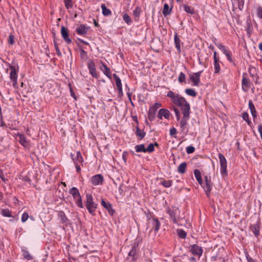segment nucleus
I'll use <instances>...</instances> for the list:
<instances>
[{
    "label": "nucleus",
    "mask_w": 262,
    "mask_h": 262,
    "mask_svg": "<svg viewBox=\"0 0 262 262\" xmlns=\"http://www.w3.org/2000/svg\"><path fill=\"white\" fill-rule=\"evenodd\" d=\"M167 97L171 98V101L177 106L180 107L182 113H190V106L186 99L179 94H174L172 91L167 92Z\"/></svg>",
    "instance_id": "f257e3e1"
},
{
    "label": "nucleus",
    "mask_w": 262,
    "mask_h": 262,
    "mask_svg": "<svg viewBox=\"0 0 262 262\" xmlns=\"http://www.w3.org/2000/svg\"><path fill=\"white\" fill-rule=\"evenodd\" d=\"M166 212L169 215L172 222L174 224H178L180 220V211L178 208L176 206L168 207L166 209Z\"/></svg>",
    "instance_id": "f03ea898"
},
{
    "label": "nucleus",
    "mask_w": 262,
    "mask_h": 262,
    "mask_svg": "<svg viewBox=\"0 0 262 262\" xmlns=\"http://www.w3.org/2000/svg\"><path fill=\"white\" fill-rule=\"evenodd\" d=\"M86 198L85 207L90 214L94 215L95 212L97 208V204L94 202L92 194L86 193Z\"/></svg>",
    "instance_id": "7ed1b4c3"
},
{
    "label": "nucleus",
    "mask_w": 262,
    "mask_h": 262,
    "mask_svg": "<svg viewBox=\"0 0 262 262\" xmlns=\"http://www.w3.org/2000/svg\"><path fill=\"white\" fill-rule=\"evenodd\" d=\"M219 158L220 160V164L221 166V173L223 176H227L228 174V171L227 169V163L226 159L225 156L221 153L219 154Z\"/></svg>",
    "instance_id": "20e7f679"
},
{
    "label": "nucleus",
    "mask_w": 262,
    "mask_h": 262,
    "mask_svg": "<svg viewBox=\"0 0 262 262\" xmlns=\"http://www.w3.org/2000/svg\"><path fill=\"white\" fill-rule=\"evenodd\" d=\"M11 72L10 74V79L13 82V86L14 88H16L17 84V72L18 71V66L16 67L15 66H10L9 67Z\"/></svg>",
    "instance_id": "39448f33"
},
{
    "label": "nucleus",
    "mask_w": 262,
    "mask_h": 262,
    "mask_svg": "<svg viewBox=\"0 0 262 262\" xmlns=\"http://www.w3.org/2000/svg\"><path fill=\"white\" fill-rule=\"evenodd\" d=\"M161 224L157 218H151L148 220L147 228L150 229V231L154 230L155 232H157L160 227Z\"/></svg>",
    "instance_id": "423d86ee"
},
{
    "label": "nucleus",
    "mask_w": 262,
    "mask_h": 262,
    "mask_svg": "<svg viewBox=\"0 0 262 262\" xmlns=\"http://www.w3.org/2000/svg\"><path fill=\"white\" fill-rule=\"evenodd\" d=\"M215 45L217 48L221 50L223 53L226 55L227 60L230 62L233 63L234 64L233 60L232 58V53L231 51L228 50L226 47L220 43H216Z\"/></svg>",
    "instance_id": "0eeeda50"
},
{
    "label": "nucleus",
    "mask_w": 262,
    "mask_h": 262,
    "mask_svg": "<svg viewBox=\"0 0 262 262\" xmlns=\"http://www.w3.org/2000/svg\"><path fill=\"white\" fill-rule=\"evenodd\" d=\"M251 82L246 73H243L242 80V88L244 92H247L251 87Z\"/></svg>",
    "instance_id": "6e6552de"
},
{
    "label": "nucleus",
    "mask_w": 262,
    "mask_h": 262,
    "mask_svg": "<svg viewBox=\"0 0 262 262\" xmlns=\"http://www.w3.org/2000/svg\"><path fill=\"white\" fill-rule=\"evenodd\" d=\"M205 183H203L202 188L204 189L206 194L209 196L210 195V192L212 189V184L211 181V179L210 177H208L207 176H205Z\"/></svg>",
    "instance_id": "1a4fd4ad"
},
{
    "label": "nucleus",
    "mask_w": 262,
    "mask_h": 262,
    "mask_svg": "<svg viewBox=\"0 0 262 262\" xmlns=\"http://www.w3.org/2000/svg\"><path fill=\"white\" fill-rule=\"evenodd\" d=\"M222 62L220 61V58L219 54L216 51L213 53V67L214 69V74H219L221 71L220 63Z\"/></svg>",
    "instance_id": "9d476101"
},
{
    "label": "nucleus",
    "mask_w": 262,
    "mask_h": 262,
    "mask_svg": "<svg viewBox=\"0 0 262 262\" xmlns=\"http://www.w3.org/2000/svg\"><path fill=\"white\" fill-rule=\"evenodd\" d=\"M183 117L180 121V125L182 131L186 130L187 132V125H188V121L190 118V113H183Z\"/></svg>",
    "instance_id": "9b49d317"
},
{
    "label": "nucleus",
    "mask_w": 262,
    "mask_h": 262,
    "mask_svg": "<svg viewBox=\"0 0 262 262\" xmlns=\"http://www.w3.org/2000/svg\"><path fill=\"white\" fill-rule=\"evenodd\" d=\"M189 251L193 255L198 256L199 257H200L202 256L203 252L202 247L196 244L191 245L190 246Z\"/></svg>",
    "instance_id": "f8f14e48"
},
{
    "label": "nucleus",
    "mask_w": 262,
    "mask_h": 262,
    "mask_svg": "<svg viewBox=\"0 0 262 262\" xmlns=\"http://www.w3.org/2000/svg\"><path fill=\"white\" fill-rule=\"evenodd\" d=\"M104 179L103 176L100 174L93 176L91 178V183L95 185H102L103 183Z\"/></svg>",
    "instance_id": "ddd939ff"
},
{
    "label": "nucleus",
    "mask_w": 262,
    "mask_h": 262,
    "mask_svg": "<svg viewBox=\"0 0 262 262\" xmlns=\"http://www.w3.org/2000/svg\"><path fill=\"white\" fill-rule=\"evenodd\" d=\"M203 71L194 73L190 76V78L195 86H199L200 83V76Z\"/></svg>",
    "instance_id": "4468645a"
},
{
    "label": "nucleus",
    "mask_w": 262,
    "mask_h": 262,
    "mask_svg": "<svg viewBox=\"0 0 262 262\" xmlns=\"http://www.w3.org/2000/svg\"><path fill=\"white\" fill-rule=\"evenodd\" d=\"M61 34L63 40L67 43L70 44L72 42V40L70 38L69 36V30L65 27L62 26L61 27Z\"/></svg>",
    "instance_id": "2eb2a0df"
},
{
    "label": "nucleus",
    "mask_w": 262,
    "mask_h": 262,
    "mask_svg": "<svg viewBox=\"0 0 262 262\" xmlns=\"http://www.w3.org/2000/svg\"><path fill=\"white\" fill-rule=\"evenodd\" d=\"M101 204L104 208L107 210L108 213L111 216L113 215L115 213V210L113 209L111 204L108 202H106L103 199H102L101 200Z\"/></svg>",
    "instance_id": "dca6fc26"
},
{
    "label": "nucleus",
    "mask_w": 262,
    "mask_h": 262,
    "mask_svg": "<svg viewBox=\"0 0 262 262\" xmlns=\"http://www.w3.org/2000/svg\"><path fill=\"white\" fill-rule=\"evenodd\" d=\"M88 67L91 75L95 78H97V74L95 68L94 62L92 61H89L88 63Z\"/></svg>",
    "instance_id": "f3484780"
},
{
    "label": "nucleus",
    "mask_w": 262,
    "mask_h": 262,
    "mask_svg": "<svg viewBox=\"0 0 262 262\" xmlns=\"http://www.w3.org/2000/svg\"><path fill=\"white\" fill-rule=\"evenodd\" d=\"M113 78H112V80L113 79L115 80L119 93L122 94V88L121 80L116 74H114L113 75Z\"/></svg>",
    "instance_id": "a211bd4d"
},
{
    "label": "nucleus",
    "mask_w": 262,
    "mask_h": 262,
    "mask_svg": "<svg viewBox=\"0 0 262 262\" xmlns=\"http://www.w3.org/2000/svg\"><path fill=\"white\" fill-rule=\"evenodd\" d=\"M250 228L256 237H257L259 235L260 229V224L259 222H257L256 224L251 225Z\"/></svg>",
    "instance_id": "6ab92c4d"
},
{
    "label": "nucleus",
    "mask_w": 262,
    "mask_h": 262,
    "mask_svg": "<svg viewBox=\"0 0 262 262\" xmlns=\"http://www.w3.org/2000/svg\"><path fill=\"white\" fill-rule=\"evenodd\" d=\"M170 115V112L168 110L161 108L159 112L158 116L160 119H162V117H164L166 119H169Z\"/></svg>",
    "instance_id": "aec40b11"
},
{
    "label": "nucleus",
    "mask_w": 262,
    "mask_h": 262,
    "mask_svg": "<svg viewBox=\"0 0 262 262\" xmlns=\"http://www.w3.org/2000/svg\"><path fill=\"white\" fill-rule=\"evenodd\" d=\"M89 28L84 25H80L77 29L76 31L78 34L84 35L87 33Z\"/></svg>",
    "instance_id": "412c9836"
},
{
    "label": "nucleus",
    "mask_w": 262,
    "mask_h": 262,
    "mask_svg": "<svg viewBox=\"0 0 262 262\" xmlns=\"http://www.w3.org/2000/svg\"><path fill=\"white\" fill-rule=\"evenodd\" d=\"M58 216L59 218L61 223L64 224L66 225L68 224V219L63 211H59L58 212Z\"/></svg>",
    "instance_id": "4be33fe9"
},
{
    "label": "nucleus",
    "mask_w": 262,
    "mask_h": 262,
    "mask_svg": "<svg viewBox=\"0 0 262 262\" xmlns=\"http://www.w3.org/2000/svg\"><path fill=\"white\" fill-rule=\"evenodd\" d=\"M100 70L102 71V72L110 79H112V77L111 74L110 70L106 66L102 63V66L100 68Z\"/></svg>",
    "instance_id": "5701e85b"
},
{
    "label": "nucleus",
    "mask_w": 262,
    "mask_h": 262,
    "mask_svg": "<svg viewBox=\"0 0 262 262\" xmlns=\"http://www.w3.org/2000/svg\"><path fill=\"white\" fill-rule=\"evenodd\" d=\"M249 108L250 110L251 114L253 117V118H255L257 117V112L254 106V105L252 101V100H250L248 102Z\"/></svg>",
    "instance_id": "b1692460"
},
{
    "label": "nucleus",
    "mask_w": 262,
    "mask_h": 262,
    "mask_svg": "<svg viewBox=\"0 0 262 262\" xmlns=\"http://www.w3.org/2000/svg\"><path fill=\"white\" fill-rule=\"evenodd\" d=\"M73 160L75 164H82L83 163V159L79 151L76 152V158H73Z\"/></svg>",
    "instance_id": "393cba45"
},
{
    "label": "nucleus",
    "mask_w": 262,
    "mask_h": 262,
    "mask_svg": "<svg viewBox=\"0 0 262 262\" xmlns=\"http://www.w3.org/2000/svg\"><path fill=\"white\" fill-rule=\"evenodd\" d=\"M173 6L172 5L170 8H169V5L165 3L164 5L163 9L162 11L163 14L164 16H166L169 15L171 13L172 8Z\"/></svg>",
    "instance_id": "a878e982"
},
{
    "label": "nucleus",
    "mask_w": 262,
    "mask_h": 262,
    "mask_svg": "<svg viewBox=\"0 0 262 262\" xmlns=\"http://www.w3.org/2000/svg\"><path fill=\"white\" fill-rule=\"evenodd\" d=\"M69 193L73 196L74 200L80 197V194L78 189L76 187H72L69 191Z\"/></svg>",
    "instance_id": "bb28decb"
},
{
    "label": "nucleus",
    "mask_w": 262,
    "mask_h": 262,
    "mask_svg": "<svg viewBox=\"0 0 262 262\" xmlns=\"http://www.w3.org/2000/svg\"><path fill=\"white\" fill-rule=\"evenodd\" d=\"M194 174L195 176V178L196 180H197L198 182L199 183L200 185L202 186L203 184V180L202 178V176L201 172L198 169H195L194 170Z\"/></svg>",
    "instance_id": "cd10ccee"
},
{
    "label": "nucleus",
    "mask_w": 262,
    "mask_h": 262,
    "mask_svg": "<svg viewBox=\"0 0 262 262\" xmlns=\"http://www.w3.org/2000/svg\"><path fill=\"white\" fill-rule=\"evenodd\" d=\"M174 41L176 49L179 52H181V40L179 39L177 33H175L174 36Z\"/></svg>",
    "instance_id": "c85d7f7f"
},
{
    "label": "nucleus",
    "mask_w": 262,
    "mask_h": 262,
    "mask_svg": "<svg viewBox=\"0 0 262 262\" xmlns=\"http://www.w3.org/2000/svg\"><path fill=\"white\" fill-rule=\"evenodd\" d=\"M136 135L139 138L142 139L145 136L146 133L143 129H140L138 126L136 127V130L135 132Z\"/></svg>",
    "instance_id": "c756f323"
},
{
    "label": "nucleus",
    "mask_w": 262,
    "mask_h": 262,
    "mask_svg": "<svg viewBox=\"0 0 262 262\" xmlns=\"http://www.w3.org/2000/svg\"><path fill=\"white\" fill-rule=\"evenodd\" d=\"M186 168H187L186 162H183L179 165V166L178 167V171L179 173H181V174L184 173L186 171Z\"/></svg>",
    "instance_id": "7c9ffc66"
},
{
    "label": "nucleus",
    "mask_w": 262,
    "mask_h": 262,
    "mask_svg": "<svg viewBox=\"0 0 262 262\" xmlns=\"http://www.w3.org/2000/svg\"><path fill=\"white\" fill-rule=\"evenodd\" d=\"M18 136L19 137V143L24 147H27L28 145V142L26 139L24 135L18 134Z\"/></svg>",
    "instance_id": "2f4dec72"
},
{
    "label": "nucleus",
    "mask_w": 262,
    "mask_h": 262,
    "mask_svg": "<svg viewBox=\"0 0 262 262\" xmlns=\"http://www.w3.org/2000/svg\"><path fill=\"white\" fill-rule=\"evenodd\" d=\"M156 113V111H155V109L154 108L149 107L148 112V117L150 121H152L155 119Z\"/></svg>",
    "instance_id": "473e14b6"
},
{
    "label": "nucleus",
    "mask_w": 262,
    "mask_h": 262,
    "mask_svg": "<svg viewBox=\"0 0 262 262\" xmlns=\"http://www.w3.org/2000/svg\"><path fill=\"white\" fill-rule=\"evenodd\" d=\"M182 6L184 8V11L186 13L190 14H193L194 13V10L193 8H192L187 5H185V4H183L182 5Z\"/></svg>",
    "instance_id": "72a5a7b5"
},
{
    "label": "nucleus",
    "mask_w": 262,
    "mask_h": 262,
    "mask_svg": "<svg viewBox=\"0 0 262 262\" xmlns=\"http://www.w3.org/2000/svg\"><path fill=\"white\" fill-rule=\"evenodd\" d=\"M185 92L187 95L193 97H195L197 95L196 92L192 89H186Z\"/></svg>",
    "instance_id": "f704fd0d"
},
{
    "label": "nucleus",
    "mask_w": 262,
    "mask_h": 262,
    "mask_svg": "<svg viewBox=\"0 0 262 262\" xmlns=\"http://www.w3.org/2000/svg\"><path fill=\"white\" fill-rule=\"evenodd\" d=\"M135 151L137 152H146L145 147L144 144L137 145L135 147Z\"/></svg>",
    "instance_id": "c9c22d12"
},
{
    "label": "nucleus",
    "mask_w": 262,
    "mask_h": 262,
    "mask_svg": "<svg viewBox=\"0 0 262 262\" xmlns=\"http://www.w3.org/2000/svg\"><path fill=\"white\" fill-rule=\"evenodd\" d=\"M101 7L102 11V14L104 16H108L111 14V10L106 8L105 4L101 5Z\"/></svg>",
    "instance_id": "e433bc0d"
},
{
    "label": "nucleus",
    "mask_w": 262,
    "mask_h": 262,
    "mask_svg": "<svg viewBox=\"0 0 262 262\" xmlns=\"http://www.w3.org/2000/svg\"><path fill=\"white\" fill-rule=\"evenodd\" d=\"M160 184L164 187L168 188L172 185V181L171 180H165L163 179L161 180Z\"/></svg>",
    "instance_id": "4c0bfd02"
},
{
    "label": "nucleus",
    "mask_w": 262,
    "mask_h": 262,
    "mask_svg": "<svg viewBox=\"0 0 262 262\" xmlns=\"http://www.w3.org/2000/svg\"><path fill=\"white\" fill-rule=\"evenodd\" d=\"M1 214L5 217H11V212L8 209H3L1 211Z\"/></svg>",
    "instance_id": "58836bf2"
},
{
    "label": "nucleus",
    "mask_w": 262,
    "mask_h": 262,
    "mask_svg": "<svg viewBox=\"0 0 262 262\" xmlns=\"http://www.w3.org/2000/svg\"><path fill=\"white\" fill-rule=\"evenodd\" d=\"M242 118L245 121H246V122L247 123V124L250 126L252 124V122L251 121L249 120V115L246 112H244V113H243L242 114Z\"/></svg>",
    "instance_id": "ea45409f"
},
{
    "label": "nucleus",
    "mask_w": 262,
    "mask_h": 262,
    "mask_svg": "<svg viewBox=\"0 0 262 262\" xmlns=\"http://www.w3.org/2000/svg\"><path fill=\"white\" fill-rule=\"evenodd\" d=\"M177 233L179 236L182 238L185 239L186 237V232L183 229H178L177 230Z\"/></svg>",
    "instance_id": "a19ab883"
},
{
    "label": "nucleus",
    "mask_w": 262,
    "mask_h": 262,
    "mask_svg": "<svg viewBox=\"0 0 262 262\" xmlns=\"http://www.w3.org/2000/svg\"><path fill=\"white\" fill-rule=\"evenodd\" d=\"M134 15L136 17V19L138 20L137 18H138L140 13H141V8L139 7L136 8V9L134 10Z\"/></svg>",
    "instance_id": "79ce46f5"
},
{
    "label": "nucleus",
    "mask_w": 262,
    "mask_h": 262,
    "mask_svg": "<svg viewBox=\"0 0 262 262\" xmlns=\"http://www.w3.org/2000/svg\"><path fill=\"white\" fill-rule=\"evenodd\" d=\"M186 76L184 73L181 72L179 77L178 81L180 83L185 82Z\"/></svg>",
    "instance_id": "37998d69"
},
{
    "label": "nucleus",
    "mask_w": 262,
    "mask_h": 262,
    "mask_svg": "<svg viewBox=\"0 0 262 262\" xmlns=\"http://www.w3.org/2000/svg\"><path fill=\"white\" fill-rule=\"evenodd\" d=\"M155 150L154 144L150 143L148 145L147 148H145L146 152H152Z\"/></svg>",
    "instance_id": "c03bdc74"
},
{
    "label": "nucleus",
    "mask_w": 262,
    "mask_h": 262,
    "mask_svg": "<svg viewBox=\"0 0 262 262\" xmlns=\"http://www.w3.org/2000/svg\"><path fill=\"white\" fill-rule=\"evenodd\" d=\"M24 257L27 260H31L33 259L32 256L29 253L28 251H23Z\"/></svg>",
    "instance_id": "a18cd8bd"
},
{
    "label": "nucleus",
    "mask_w": 262,
    "mask_h": 262,
    "mask_svg": "<svg viewBox=\"0 0 262 262\" xmlns=\"http://www.w3.org/2000/svg\"><path fill=\"white\" fill-rule=\"evenodd\" d=\"M64 2L67 9H69L73 7L72 0H64Z\"/></svg>",
    "instance_id": "49530a36"
},
{
    "label": "nucleus",
    "mask_w": 262,
    "mask_h": 262,
    "mask_svg": "<svg viewBox=\"0 0 262 262\" xmlns=\"http://www.w3.org/2000/svg\"><path fill=\"white\" fill-rule=\"evenodd\" d=\"M75 203L80 208H82L83 207L81 196L75 200Z\"/></svg>",
    "instance_id": "de8ad7c7"
},
{
    "label": "nucleus",
    "mask_w": 262,
    "mask_h": 262,
    "mask_svg": "<svg viewBox=\"0 0 262 262\" xmlns=\"http://www.w3.org/2000/svg\"><path fill=\"white\" fill-rule=\"evenodd\" d=\"M141 241H142V239L140 238H138L136 239V241L134 243V246L133 248H132V253L133 252L134 250L135 251L134 252V254L135 253V252H136V247L138 246L139 243H141Z\"/></svg>",
    "instance_id": "09e8293b"
},
{
    "label": "nucleus",
    "mask_w": 262,
    "mask_h": 262,
    "mask_svg": "<svg viewBox=\"0 0 262 262\" xmlns=\"http://www.w3.org/2000/svg\"><path fill=\"white\" fill-rule=\"evenodd\" d=\"M256 14L257 16L262 19V7L261 6H258L256 9Z\"/></svg>",
    "instance_id": "8fccbe9b"
},
{
    "label": "nucleus",
    "mask_w": 262,
    "mask_h": 262,
    "mask_svg": "<svg viewBox=\"0 0 262 262\" xmlns=\"http://www.w3.org/2000/svg\"><path fill=\"white\" fill-rule=\"evenodd\" d=\"M194 150H195V148L192 146H187L186 148V151L187 154H192V153L194 152Z\"/></svg>",
    "instance_id": "3c124183"
},
{
    "label": "nucleus",
    "mask_w": 262,
    "mask_h": 262,
    "mask_svg": "<svg viewBox=\"0 0 262 262\" xmlns=\"http://www.w3.org/2000/svg\"><path fill=\"white\" fill-rule=\"evenodd\" d=\"M123 20L128 24L131 21L129 16L126 13H124L123 14Z\"/></svg>",
    "instance_id": "603ef678"
},
{
    "label": "nucleus",
    "mask_w": 262,
    "mask_h": 262,
    "mask_svg": "<svg viewBox=\"0 0 262 262\" xmlns=\"http://www.w3.org/2000/svg\"><path fill=\"white\" fill-rule=\"evenodd\" d=\"M29 215L27 212H24L21 216V222L24 223L28 219Z\"/></svg>",
    "instance_id": "864d4df0"
},
{
    "label": "nucleus",
    "mask_w": 262,
    "mask_h": 262,
    "mask_svg": "<svg viewBox=\"0 0 262 262\" xmlns=\"http://www.w3.org/2000/svg\"><path fill=\"white\" fill-rule=\"evenodd\" d=\"M174 111L175 112L177 120H179L180 119V114L179 110L177 108H174Z\"/></svg>",
    "instance_id": "5fc2aeb1"
},
{
    "label": "nucleus",
    "mask_w": 262,
    "mask_h": 262,
    "mask_svg": "<svg viewBox=\"0 0 262 262\" xmlns=\"http://www.w3.org/2000/svg\"><path fill=\"white\" fill-rule=\"evenodd\" d=\"M161 107V104L160 103H156L154 105L151 106L150 107L154 108L155 109V111H157V109Z\"/></svg>",
    "instance_id": "6e6d98bb"
},
{
    "label": "nucleus",
    "mask_w": 262,
    "mask_h": 262,
    "mask_svg": "<svg viewBox=\"0 0 262 262\" xmlns=\"http://www.w3.org/2000/svg\"><path fill=\"white\" fill-rule=\"evenodd\" d=\"M177 134V129L174 127H172L169 130V134L170 136H174Z\"/></svg>",
    "instance_id": "4d7b16f0"
},
{
    "label": "nucleus",
    "mask_w": 262,
    "mask_h": 262,
    "mask_svg": "<svg viewBox=\"0 0 262 262\" xmlns=\"http://www.w3.org/2000/svg\"><path fill=\"white\" fill-rule=\"evenodd\" d=\"M8 42L11 45H13L14 43V36L12 35L9 36Z\"/></svg>",
    "instance_id": "13d9d810"
},
{
    "label": "nucleus",
    "mask_w": 262,
    "mask_h": 262,
    "mask_svg": "<svg viewBox=\"0 0 262 262\" xmlns=\"http://www.w3.org/2000/svg\"><path fill=\"white\" fill-rule=\"evenodd\" d=\"M0 178H1L4 182L6 181V179L4 177L3 172L2 170H0Z\"/></svg>",
    "instance_id": "bf43d9fd"
},
{
    "label": "nucleus",
    "mask_w": 262,
    "mask_h": 262,
    "mask_svg": "<svg viewBox=\"0 0 262 262\" xmlns=\"http://www.w3.org/2000/svg\"><path fill=\"white\" fill-rule=\"evenodd\" d=\"M247 259L248 262H255V260L250 257V256H247Z\"/></svg>",
    "instance_id": "052dcab7"
},
{
    "label": "nucleus",
    "mask_w": 262,
    "mask_h": 262,
    "mask_svg": "<svg viewBox=\"0 0 262 262\" xmlns=\"http://www.w3.org/2000/svg\"><path fill=\"white\" fill-rule=\"evenodd\" d=\"M76 170L78 172H79L81 170L80 166L79 165V164H75Z\"/></svg>",
    "instance_id": "680f3d73"
},
{
    "label": "nucleus",
    "mask_w": 262,
    "mask_h": 262,
    "mask_svg": "<svg viewBox=\"0 0 262 262\" xmlns=\"http://www.w3.org/2000/svg\"><path fill=\"white\" fill-rule=\"evenodd\" d=\"M132 120L138 123V119L137 116H132Z\"/></svg>",
    "instance_id": "e2e57ef3"
},
{
    "label": "nucleus",
    "mask_w": 262,
    "mask_h": 262,
    "mask_svg": "<svg viewBox=\"0 0 262 262\" xmlns=\"http://www.w3.org/2000/svg\"><path fill=\"white\" fill-rule=\"evenodd\" d=\"M122 158H123V161L125 162L126 161V160H127V158H126V155H125V152H124L123 154Z\"/></svg>",
    "instance_id": "0e129e2a"
},
{
    "label": "nucleus",
    "mask_w": 262,
    "mask_h": 262,
    "mask_svg": "<svg viewBox=\"0 0 262 262\" xmlns=\"http://www.w3.org/2000/svg\"><path fill=\"white\" fill-rule=\"evenodd\" d=\"M54 46H55V48L56 49V51H58V49H59V48L58 47V45H57L56 42L55 40L54 41Z\"/></svg>",
    "instance_id": "69168bd1"
},
{
    "label": "nucleus",
    "mask_w": 262,
    "mask_h": 262,
    "mask_svg": "<svg viewBox=\"0 0 262 262\" xmlns=\"http://www.w3.org/2000/svg\"><path fill=\"white\" fill-rule=\"evenodd\" d=\"M81 55H85L86 54V53L85 51H84L83 50H81Z\"/></svg>",
    "instance_id": "338daca9"
},
{
    "label": "nucleus",
    "mask_w": 262,
    "mask_h": 262,
    "mask_svg": "<svg viewBox=\"0 0 262 262\" xmlns=\"http://www.w3.org/2000/svg\"><path fill=\"white\" fill-rule=\"evenodd\" d=\"M258 48L260 51H262V42H260L258 45Z\"/></svg>",
    "instance_id": "774afa93"
}]
</instances>
